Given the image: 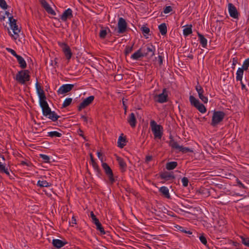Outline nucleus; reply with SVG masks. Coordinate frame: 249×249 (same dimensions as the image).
Wrapping results in <instances>:
<instances>
[{"instance_id": "obj_56", "label": "nucleus", "mask_w": 249, "mask_h": 249, "mask_svg": "<svg viewBox=\"0 0 249 249\" xmlns=\"http://www.w3.org/2000/svg\"><path fill=\"white\" fill-rule=\"evenodd\" d=\"M232 67L231 68H232V69H234L235 65L238 63L237 58L236 57L232 58Z\"/></svg>"}, {"instance_id": "obj_40", "label": "nucleus", "mask_w": 249, "mask_h": 249, "mask_svg": "<svg viewBox=\"0 0 249 249\" xmlns=\"http://www.w3.org/2000/svg\"><path fill=\"white\" fill-rule=\"evenodd\" d=\"M9 21L11 28L17 25V20L14 19L12 16H10V17H9Z\"/></svg>"}, {"instance_id": "obj_49", "label": "nucleus", "mask_w": 249, "mask_h": 249, "mask_svg": "<svg viewBox=\"0 0 249 249\" xmlns=\"http://www.w3.org/2000/svg\"><path fill=\"white\" fill-rule=\"evenodd\" d=\"M133 50V45L131 46H126L125 49L124 53L127 55L130 53Z\"/></svg>"}, {"instance_id": "obj_8", "label": "nucleus", "mask_w": 249, "mask_h": 249, "mask_svg": "<svg viewBox=\"0 0 249 249\" xmlns=\"http://www.w3.org/2000/svg\"><path fill=\"white\" fill-rule=\"evenodd\" d=\"M118 34L124 33L127 29V23L125 20L123 18H120L118 22Z\"/></svg>"}, {"instance_id": "obj_45", "label": "nucleus", "mask_w": 249, "mask_h": 249, "mask_svg": "<svg viewBox=\"0 0 249 249\" xmlns=\"http://www.w3.org/2000/svg\"><path fill=\"white\" fill-rule=\"evenodd\" d=\"M141 30L144 36H145L146 35H148L150 32L149 28L146 26H142L141 28Z\"/></svg>"}, {"instance_id": "obj_63", "label": "nucleus", "mask_w": 249, "mask_h": 249, "mask_svg": "<svg viewBox=\"0 0 249 249\" xmlns=\"http://www.w3.org/2000/svg\"><path fill=\"white\" fill-rule=\"evenodd\" d=\"M5 168V166L1 164V163L0 162V172H2V171L4 170Z\"/></svg>"}, {"instance_id": "obj_61", "label": "nucleus", "mask_w": 249, "mask_h": 249, "mask_svg": "<svg viewBox=\"0 0 249 249\" xmlns=\"http://www.w3.org/2000/svg\"><path fill=\"white\" fill-rule=\"evenodd\" d=\"M205 190L204 188L200 189L197 191V193L199 194H202L204 193V191Z\"/></svg>"}, {"instance_id": "obj_28", "label": "nucleus", "mask_w": 249, "mask_h": 249, "mask_svg": "<svg viewBox=\"0 0 249 249\" xmlns=\"http://www.w3.org/2000/svg\"><path fill=\"white\" fill-rule=\"evenodd\" d=\"M126 139L120 136L118 141V146L123 148L125 145Z\"/></svg>"}, {"instance_id": "obj_14", "label": "nucleus", "mask_w": 249, "mask_h": 249, "mask_svg": "<svg viewBox=\"0 0 249 249\" xmlns=\"http://www.w3.org/2000/svg\"><path fill=\"white\" fill-rule=\"evenodd\" d=\"M228 9L230 15L231 17L234 18H238L239 13L235 7L232 3H229Z\"/></svg>"}, {"instance_id": "obj_25", "label": "nucleus", "mask_w": 249, "mask_h": 249, "mask_svg": "<svg viewBox=\"0 0 249 249\" xmlns=\"http://www.w3.org/2000/svg\"><path fill=\"white\" fill-rule=\"evenodd\" d=\"M160 192L166 198H169L170 196L169 193V190L165 186L161 187L159 189Z\"/></svg>"}, {"instance_id": "obj_51", "label": "nucleus", "mask_w": 249, "mask_h": 249, "mask_svg": "<svg viewBox=\"0 0 249 249\" xmlns=\"http://www.w3.org/2000/svg\"><path fill=\"white\" fill-rule=\"evenodd\" d=\"M91 164L93 168L96 170L98 173L100 172V169L97 164V163L95 161H93L91 162Z\"/></svg>"}, {"instance_id": "obj_19", "label": "nucleus", "mask_w": 249, "mask_h": 249, "mask_svg": "<svg viewBox=\"0 0 249 249\" xmlns=\"http://www.w3.org/2000/svg\"><path fill=\"white\" fill-rule=\"evenodd\" d=\"M143 57L144 56L142 51V48H141L138 50H137L135 53H134L132 55H131V58L133 60H139L140 58Z\"/></svg>"}, {"instance_id": "obj_59", "label": "nucleus", "mask_w": 249, "mask_h": 249, "mask_svg": "<svg viewBox=\"0 0 249 249\" xmlns=\"http://www.w3.org/2000/svg\"><path fill=\"white\" fill-rule=\"evenodd\" d=\"M158 61L159 65L161 66L163 63V57L161 55L158 56Z\"/></svg>"}, {"instance_id": "obj_10", "label": "nucleus", "mask_w": 249, "mask_h": 249, "mask_svg": "<svg viewBox=\"0 0 249 249\" xmlns=\"http://www.w3.org/2000/svg\"><path fill=\"white\" fill-rule=\"evenodd\" d=\"M166 92V89H164L161 93L157 95L155 97V101L159 103H164L167 102L168 95L167 94H165Z\"/></svg>"}, {"instance_id": "obj_42", "label": "nucleus", "mask_w": 249, "mask_h": 249, "mask_svg": "<svg viewBox=\"0 0 249 249\" xmlns=\"http://www.w3.org/2000/svg\"><path fill=\"white\" fill-rule=\"evenodd\" d=\"M249 67V58L246 59L242 65V67L240 68V69H243V70H247L248 69V68Z\"/></svg>"}, {"instance_id": "obj_18", "label": "nucleus", "mask_w": 249, "mask_h": 249, "mask_svg": "<svg viewBox=\"0 0 249 249\" xmlns=\"http://www.w3.org/2000/svg\"><path fill=\"white\" fill-rule=\"evenodd\" d=\"M116 160L119 163L120 169L122 172H124L126 168V164L122 158L116 156Z\"/></svg>"}, {"instance_id": "obj_41", "label": "nucleus", "mask_w": 249, "mask_h": 249, "mask_svg": "<svg viewBox=\"0 0 249 249\" xmlns=\"http://www.w3.org/2000/svg\"><path fill=\"white\" fill-rule=\"evenodd\" d=\"M107 176L108 178L110 183L111 184H113L116 181V180L114 177L113 172L108 174V175H107Z\"/></svg>"}, {"instance_id": "obj_34", "label": "nucleus", "mask_w": 249, "mask_h": 249, "mask_svg": "<svg viewBox=\"0 0 249 249\" xmlns=\"http://www.w3.org/2000/svg\"><path fill=\"white\" fill-rule=\"evenodd\" d=\"M95 225L96 226L97 230L100 231L101 235H104L106 233V231L104 230L103 227L99 221Z\"/></svg>"}, {"instance_id": "obj_60", "label": "nucleus", "mask_w": 249, "mask_h": 249, "mask_svg": "<svg viewBox=\"0 0 249 249\" xmlns=\"http://www.w3.org/2000/svg\"><path fill=\"white\" fill-rule=\"evenodd\" d=\"M126 101H127L126 99L125 100H124V99H123V104L124 109L125 112L126 111V108H127V107L125 105V103H126Z\"/></svg>"}, {"instance_id": "obj_54", "label": "nucleus", "mask_w": 249, "mask_h": 249, "mask_svg": "<svg viewBox=\"0 0 249 249\" xmlns=\"http://www.w3.org/2000/svg\"><path fill=\"white\" fill-rule=\"evenodd\" d=\"M172 11V8L170 6H166L163 10L164 14H168Z\"/></svg>"}, {"instance_id": "obj_38", "label": "nucleus", "mask_w": 249, "mask_h": 249, "mask_svg": "<svg viewBox=\"0 0 249 249\" xmlns=\"http://www.w3.org/2000/svg\"><path fill=\"white\" fill-rule=\"evenodd\" d=\"M1 172L5 173L9 177L10 179H14L15 176L13 172H11V173H10L7 168H5L4 170L2 171Z\"/></svg>"}, {"instance_id": "obj_3", "label": "nucleus", "mask_w": 249, "mask_h": 249, "mask_svg": "<svg viewBox=\"0 0 249 249\" xmlns=\"http://www.w3.org/2000/svg\"><path fill=\"white\" fill-rule=\"evenodd\" d=\"M170 139L171 140L169 142V145L173 149L178 150L179 151H180L183 153L194 152L192 149L179 145L178 142L174 141L171 136L170 137Z\"/></svg>"}, {"instance_id": "obj_62", "label": "nucleus", "mask_w": 249, "mask_h": 249, "mask_svg": "<svg viewBox=\"0 0 249 249\" xmlns=\"http://www.w3.org/2000/svg\"><path fill=\"white\" fill-rule=\"evenodd\" d=\"M70 223H71V224H75L76 223V219H75V218L74 216H73L72 217L71 220V221Z\"/></svg>"}, {"instance_id": "obj_30", "label": "nucleus", "mask_w": 249, "mask_h": 249, "mask_svg": "<svg viewBox=\"0 0 249 249\" xmlns=\"http://www.w3.org/2000/svg\"><path fill=\"white\" fill-rule=\"evenodd\" d=\"M49 119L52 120L53 121L55 122L57 120L59 116L57 115L54 111H51V113L46 116Z\"/></svg>"}, {"instance_id": "obj_16", "label": "nucleus", "mask_w": 249, "mask_h": 249, "mask_svg": "<svg viewBox=\"0 0 249 249\" xmlns=\"http://www.w3.org/2000/svg\"><path fill=\"white\" fill-rule=\"evenodd\" d=\"M67 244L68 242L66 240L62 241L60 239H53L52 241L53 246L58 249L61 248Z\"/></svg>"}, {"instance_id": "obj_2", "label": "nucleus", "mask_w": 249, "mask_h": 249, "mask_svg": "<svg viewBox=\"0 0 249 249\" xmlns=\"http://www.w3.org/2000/svg\"><path fill=\"white\" fill-rule=\"evenodd\" d=\"M225 115V113L223 111L214 110L213 112L211 125L213 126H216L223 120Z\"/></svg>"}, {"instance_id": "obj_39", "label": "nucleus", "mask_w": 249, "mask_h": 249, "mask_svg": "<svg viewBox=\"0 0 249 249\" xmlns=\"http://www.w3.org/2000/svg\"><path fill=\"white\" fill-rule=\"evenodd\" d=\"M72 98H66L63 103L62 107L64 108H65V107H67L68 106H69V105H70L72 102Z\"/></svg>"}, {"instance_id": "obj_1", "label": "nucleus", "mask_w": 249, "mask_h": 249, "mask_svg": "<svg viewBox=\"0 0 249 249\" xmlns=\"http://www.w3.org/2000/svg\"><path fill=\"white\" fill-rule=\"evenodd\" d=\"M150 125L154 138L161 139L163 135V127L161 125L158 124L154 120L150 121Z\"/></svg>"}, {"instance_id": "obj_22", "label": "nucleus", "mask_w": 249, "mask_h": 249, "mask_svg": "<svg viewBox=\"0 0 249 249\" xmlns=\"http://www.w3.org/2000/svg\"><path fill=\"white\" fill-rule=\"evenodd\" d=\"M12 30V32L14 33V35L11 34V32L9 31V33L11 36L14 37L15 39H16L18 37V33L20 32V30L18 28V26L16 25V26H14L11 28Z\"/></svg>"}, {"instance_id": "obj_24", "label": "nucleus", "mask_w": 249, "mask_h": 249, "mask_svg": "<svg viewBox=\"0 0 249 249\" xmlns=\"http://www.w3.org/2000/svg\"><path fill=\"white\" fill-rule=\"evenodd\" d=\"M17 60L19 64L20 67L22 69H25L27 67V64L24 58L20 55L18 56L17 57Z\"/></svg>"}, {"instance_id": "obj_52", "label": "nucleus", "mask_w": 249, "mask_h": 249, "mask_svg": "<svg viewBox=\"0 0 249 249\" xmlns=\"http://www.w3.org/2000/svg\"><path fill=\"white\" fill-rule=\"evenodd\" d=\"M199 240L203 244H204V245H207V239L203 235H201V236H199Z\"/></svg>"}, {"instance_id": "obj_27", "label": "nucleus", "mask_w": 249, "mask_h": 249, "mask_svg": "<svg viewBox=\"0 0 249 249\" xmlns=\"http://www.w3.org/2000/svg\"><path fill=\"white\" fill-rule=\"evenodd\" d=\"M159 29L162 36L165 35L167 34V26L165 23L160 24L159 26Z\"/></svg>"}, {"instance_id": "obj_29", "label": "nucleus", "mask_w": 249, "mask_h": 249, "mask_svg": "<svg viewBox=\"0 0 249 249\" xmlns=\"http://www.w3.org/2000/svg\"><path fill=\"white\" fill-rule=\"evenodd\" d=\"M243 73H244V71L243 70V69H240V68H238V69L236 72V81H239L241 82Z\"/></svg>"}, {"instance_id": "obj_53", "label": "nucleus", "mask_w": 249, "mask_h": 249, "mask_svg": "<svg viewBox=\"0 0 249 249\" xmlns=\"http://www.w3.org/2000/svg\"><path fill=\"white\" fill-rule=\"evenodd\" d=\"M6 50L7 52L9 53H10L13 55H14L15 57H17L19 55L17 54L16 52L13 49L9 48H6Z\"/></svg>"}, {"instance_id": "obj_26", "label": "nucleus", "mask_w": 249, "mask_h": 249, "mask_svg": "<svg viewBox=\"0 0 249 249\" xmlns=\"http://www.w3.org/2000/svg\"><path fill=\"white\" fill-rule=\"evenodd\" d=\"M178 166V163L176 161L168 162L166 164V168L168 170H172L174 169Z\"/></svg>"}, {"instance_id": "obj_44", "label": "nucleus", "mask_w": 249, "mask_h": 249, "mask_svg": "<svg viewBox=\"0 0 249 249\" xmlns=\"http://www.w3.org/2000/svg\"><path fill=\"white\" fill-rule=\"evenodd\" d=\"M40 158H41L44 161V162L46 163L50 162V157L44 154H40Z\"/></svg>"}, {"instance_id": "obj_37", "label": "nucleus", "mask_w": 249, "mask_h": 249, "mask_svg": "<svg viewBox=\"0 0 249 249\" xmlns=\"http://www.w3.org/2000/svg\"><path fill=\"white\" fill-rule=\"evenodd\" d=\"M48 136L51 137H60L62 136V134L57 131H51L48 132Z\"/></svg>"}, {"instance_id": "obj_47", "label": "nucleus", "mask_w": 249, "mask_h": 249, "mask_svg": "<svg viewBox=\"0 0 249 249\" xmlns=\"http://www.w3.org/2000/svg\"><path fill=\"white\" fill-rule=\"evenodd\" d=\"M0 7L3 9H7L8 5L5 0H0Z\"/></svg>"}, {"instance_id": "obj_64", "label": "nucleus", "mask_w": 249, "mask_h": 249, "mask_svg": "<svg viewBox=\"0 0 249 249\" xmlns=\"http://www.w3.org/2000/svg\"><path fill=\"white\" fill-rule=\"evenodd\" d=\"M240 84L241 85V88L242 89H246L245 85L243 83L242 81L241 80V82H240Z\"/></svg>"}, {"instance_id": "obj_21", "label": "nucleus", "mask_w": 249, "mask_h": 249, "mask_svg": "<svg viewBox=\"0 0 249 249\" xmlns=\"http://www.w3.org/2000/svg\"><path fill=\"white\" fill-rule=\"evenodd\" d=\"M160 177L162 179H164L166 180H169L175 178V176L173 173H169L165 172L162 173L160 175Z\"/></svg>"}, {"instance_id": "obj_12", "label": "nucleus", "mask_w": 249, "mask_h": 249, "mask_svg": "<svg viewBox=\"0 0 249 249\" xmlns=\"http://www.w3.org/2000/svg\"><path fill=\"white\" fill-rule=\"evenodd\" d=\"M74 87L73 84H64L61 86L58 90L57 93L58 94H64L70 91Z\"/></svg>"}, {"instance_id": "obj_13", "label": "nucleus", "mask_w": 249, "mask_h": 249, "mask_svg": "<svg viewBox=\"0 0 249 249\" xmlns=\"http://www.w3.org/2000/svg\"><path fill=\"white\" fill-rule=\"evenodd\" d=\"M196 89L197 91L199 98L201 99V100L204 102V103H207L208 102V99L207 97L205 96L204 94V90L202 87L198 84L196 86Z\"/></svg>"}, {"instance_id": "obj_20", "label": "nucleus", "mask_w": 249, "mask_h": 249, "mask_svg": "<svg viewBox=\"0 0 249 249\" xmlns=\"http://www.w3.org/2000/svg\"><path fill=\"white\" fill-rule=\"evenodd\" d=\"M127 122L132 127H135L136 125L137 120L134 113H131L127 119Z\"/></svg>"}, {"instance_id": "obj_4", "label": "nucleus", "mask_w": 249, "mask_h": 249, "mask_svg": "<svg viewBox=\"0 0 249 249\" xmlns=\"http://www.w3.org/2000/svg\"><path fill=\"white\" fill-rule=\"evenodd\" d=\"M142 51L143 56L150 59L155 55L156 48L152 44L149 43L142 47Z\"/></svg>"}, {"instance_id": "obj_58", "label": "nucleus", "mask_w": 249, "mask_h": 249, "mask_svg": "<svg viewBox=\"0 0 249 249\" xmlns=\"http://www.w3.org/2000/svg\"><path fill=\"white\" fill-rule=\"evenodd\" d=\"M152 160V156H146L145 157V161L146 163H148L149 161Z\"/></svg>"}, {"instance_id": "obj_23", "label": "nucleus", "mask_w": 249, "mask_h": 249, "mask_svg": "<svg viewBox=\"0 0 249 249\" xmlns=\"http://www.w3.org/2000/svg\"><path fill=\"white\" fill-rule=\"evenodd\" d=\"M197 36L200 44L203 48H206L207 45V40L204 36L197 32Z\"/></svg>"}, {"instance_id": "obj_57", "label": "nucleus", "mask_w": 249, "mask_h": 249, "mask_svg": "<svg viewBox=\"0 0 249 249\" xmlns=\"http://www.w3.org/2000/svg\"><path fill=\"white\" fill-rule=\"evenodd\" d=\"M236 181H237V183L238 185L240 187L243 188H246V187L245 186V185L238 179H236Z\"/></svg>"}, {"instance_id": "obj_9", "label": "nucleus", "mask_w": 249, "mask_h": 249, "mask_svg": "<svg viewBox=\"0 0 249 249\" xmlns=\"http://www.w3.org/2000/svg\"><path fill=\"white\" fill-rule=\"evenodd\" d=\"M94 99V96L92 95L85 99L78 107V110L80 111L82 109L89 106L93 101Z\"/></svg>"}, {"instance_id": "obj_5", "label": "nucleus", "mask_w": 249, "mask_h": 249, "mask_svg": "<svg viewBox=\"0 0 249 249\" xmlns=\"http://www.w3.org/2000/svg\"><path fill=\"white\" fill-rule=\"evenodd\" d=\"M29 71L28 70H21L16 75V80L19 83L24 84L26 81L30 80Z\"/></svg>"}, {"instance_id": "obj_50", "label": "nucleus", "mask_w": 249, "mask_h": 249, "mask_svg": "<svg viewBox=\"0 0 249 249\" xmlns=\"http://www.w3.org/2000/svg\"><path fill=\"white\" fill-rule=\"evenodd\" d=\"M181 182L184 187H187L188 185L189 180L187 178L183 177L181 179Z\"/></svg>"}, {"instance_id": "obj_32", "label": "nucleus", "mask_w": 249, "mask_h": 249, "mask_svg": "<svg viewBox=\"0 0 249 249\" xmlns=\"http://www.w3.org/2000/svg\"><path fill=\"white\" fill-rule=\"evenodd\" d=\"M37 185L40 187H48L51 185V184L48 182L46 180H39L37 181Z\"/></svg>"}, {"instance_id": "obj_15", "label": "nucleus", "mask_w": 249, "mask_h": 249, "mask_svg": "<svg viewBox=\"0 0 249 249\" xmlns=\"http://www.w3.org/2000/svg\"><path fill=\"white\" fill-rule=\"evenodd\" d=\"M72 17V11L71 8H68L63 13L60 17V19L63 21H66L68 19H71Z\"/></svg>"}, {"instance_id": "obj_43", "label": "nucleus", "mask_w": 249, "mask_h": 249, "mask_svg": "<svg viewBox=\"0 0 249 249\" xmlns=\"http://www.w3.org/2000/svg\"><path fill=\"white\" fill-rule=\"evenodd\" d=\"M107 35V31L106 29H103L102 28V29L100 31L99 33V36L101 38L104 39L106 37V36Z\"/></svg>"}, {"instance_id": "obj_46", "label": "nucleus", "mask_w": 249, "mask_h": 249, "mask_svg": "<svg viewBox=\"0 0 249 249\" xmlns=\"http://www.w3.org/2000/svg\"><path fill=\"white\" fill-rule=\"evenodd\" d=\"M90 216L92 219V221L93 223L96 224V223L99 221L98 219L96 218V216L95 215L92 211H91L90 213Z\"/></svg>"}, {"instance_id": "obj_31", "label": "nucleus", "mask_w": 249, "mask_h": 249, "mask_svg": "<svg viewBox=\"0 0 249 249\" xmlns=\"http://www.w3.org/2000/svg\"><path fill=\"white\" fill-rule=\"evenodd\" d=\"M192 25L191 24L187 25L186 27L183 29V35L185 36H187L192 33Z\"/></svg>"}, {"instance_id": "obj_35", "label": "nucleus", "mask_w": 249, "mask_h": 249, "mask_svg": "<svg viewBox=\"0 0 249 249\" xmlns=\"http://www.w3.org/2000/svg\"><path fill=\"white\" fill-rule=\"evenodd\" d=\"M39 98V104L42 105L43 104V103H47L46 101V97L45 94L44 92H42L41 93H40L38 94Z\"/></svg>"}, {"instance_id": "obj_7", "label": "nucleus", "mask_w": 249, "mask_h": 249, "mask_svg": "<svg viewBox=\"0 0 249 249\" xmlns=\"http://www.w3.org/2000/svg\"><path fill=\"white\" fill-rule=\"evenodd\" d=\"M58 43L59 46L61 48L62 51L64 53L66 59L69 60L72 55L70 47L65 42H59Z\"/></svg>"}, {"instance_id": "obj_17", "label": "nucleus", "mask_w": 249, "mask_h": 249, "mask_svg": "<svg viewBox=\"0 0 249 249\" xmlns=\"http://www.w3.org/2000/svg\"><path fill=\"white\" fill-rule=\"evenodd\" d=\"M40 106L42 108L43 115L46 117L48 116L51 111L48 104L47 103H44L43 104L40 105Z\"/></svg>"}, {"instance_id": "obj_11", "label": "nucleus", "mask_w": 249, "mask_h": 249, "mask_svg": "<svg viewBox=\"0 0 249 249\" xmlns=\"http://www.w3.org/2000/svg\"><path fill=\"white\" fill-rule=\"evenodd\" d=\"M39 2L42 7L48 14L53 16H55L56 15L55 11L52 9L46 0H39Z\"/></svg>"}, {"instance_id": "obj_48", "label": "nucleus", "mask_w": 249, "mask_h": 249, "mask_svg": "<svg viewBox=\"0 0 249 249\" xmlns=\"http://www.w3.org/2000/svg\"><path fill=\"white\" fill-rule=\"evenodd\" d=\"M36 86L37 94L41 93L42 92H44L37 82L36 83Z\"/></svg>"}, {"instance_id": "obj_55", "label": "nucleus", "mask_w": 249, "mask_h": 249, "mask_svg": "<svg viewBox=\"0 0 249 249\" xmlns=\"http://www.w3.org/2000/svg\"><path fill=\"white\" fill-rule=\"evenodd\" d=\"M178 230L183 232L188 233L189 234H191L192 233V232L190 231H187L185 230L183 227L181 226H179Z\"/></svg>"}, {"instance_id": "obj_36", "label": "nucleus", "mask_w": 249, "mask_h": 249, "mask_svg": "<svg viewBox=\"0 0 249 249\" xmlns=\"http://www.w3.org/2000/svg\"><path fill=\"white\" fill-rule=\"evenodd\" d=\"M241 239V242L245 246L249 247V237L244 236H240Z\"/></svg>"}, {"instance_id": "obj_6", "label": "nucleus", "mask_w": 249, "mask_h": 249, "mask_svg": "<svg viewBox=\"0 0 249 249\" xmlns=\"http://www.w3.org/2000/svg\"><path fill=\"white\" fill-rule=\"evenodd\" d=\"M189 101L191 105L196 108L201 113H204L206 111V108L204 105L200 103L199 101L196 99L194 96H190Z\"/></svg>"}, {"instance_id": "obj_33", "label": "nucleus", "mask_w": 249, "mask_h": 249, "mask_svg": "<svg viewBox=\"0 0 249 249\" xmlns=\"http://www.w3.org/2000/svg\"><path fill=\"white\" fill-rule=\"evenodd\" d=\"M102 166L107 175L112 172V170L107 163L103 162Z\"/></svg>"}]
</instances>
